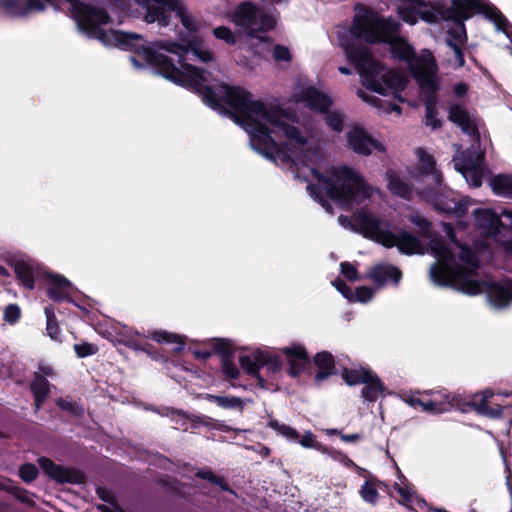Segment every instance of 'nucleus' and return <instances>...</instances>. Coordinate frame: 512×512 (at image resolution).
<instances>
[{"mask_svg": "<svg viewBox=\"0 0 512 512\" xmlns=\"http://www.w3.org/2000/svg\"><path fill=\"white\" fill-rule=\"evenodd\" d=\"M349 227L367 239L385 247L396 246L406 254L432 253L438 263L431 265L429 275L437 285H459L469 295L485 291L490 303L497 308L506 307L512 302L511 280L488 284L469 278L478 269L479 260L474 252L456 242L453 226H443L444 236L432 231V226H420L417 236L408 232H392L387 229L388 226Z\"/></svg>", "mask_w": 512, "mask_h": 512, "instance_id": "obj_1", "label": "nucleus"}, {"mask_svg": "<svg viewBox=\"0 0 512 512\" xmlns=\"http://www.w3.org/2000/svg\"><path fill=\"white\" fill-rule=\"evenodd\" d=\"M184 70L175 84L185 87L199 96L211 109L229 116L244 127L249 135L253 149L269 160L275 161L274 154H282L283 148L272 137L271 129L256 120L266 115L269 106L261 100H253L252 94L240 86L224 82L207 84L206 71L192 64L183 65Z\"/></svg>", "mask_w": 512, "mask_h": 512, "instance_id": "obj_2", "label": "nucleus"}, {"mask_svg": "<svg viewBox=\"0 0 512 512\" xmlns=\"http://www.w3.org/2000/svg\"><path fill=\"white\" fill-rule=\"evenodd\" d=\"M312 175L317 183L308 184L307 190L311 197L327 211L332 210L329 200L349 211L355 205H361L364 201L370 200L374 192L364 177L348 166H343L333 176L324 175L316 169L312 170Z\"/></svg>", "mask_w": 512, "mask_h": 512, "instance_id": "obj_3", "label": "nucleus"}, {"mask_svg": "<svg viewBox=\"0 0 512 512\" xmlns=\"http://www.w3.org/2000/svg\"><path fill=\"white\" fill-rule=\"evenodd\" d=\"M401 24L392 17H381L372 9L362 6L349 27L352 40H364L367 44H388L392 57L409 65L418 57L408 41L399 36Z\"/></svg>", "mask_w": 512, "mask_h": 512, "instance_id": "obj_4", "label": "nucleus"}, {"mask_svg": "<svg viewBox=\"0 0 512 512\" xmlns=\"http://www.w3.org/2000/svg\"><path fill=\"white\" fill-rule=\"evenodd\" d=\"M339 42L347 60L355 66L368 90L380 95H387L389 91L400 93L405 90L406 78L394 70L384 72L383 64L373 58L369 47L356 43L347 35L341 36Z\"/></svg>", "mask_w": 512, "mask_h": 512, "instance_id": "obj_5", "label": "nucleus"}, {"mask_svg": "<svg viewBox=\"0 0 512 512\" xmlns=\"http://www.w3.org/2000/svg\"><path fill=\"white\" fill-rule=\"evenodd\" d=\"M100 41L105 45H113L122 50L135 52L147 64L154 67L161 76L173 83L182 75L181 70L178 69L171 57L146 46L140 34L114 29L100 31Z\"/></svg>", "mask_w": 512, "mask_h": 512, "instance_id": "obj_6", "label": "nucleus"}, {"mask_svg": "<svg viewBox=\"0 0 512 512\" xmlns=\"http://www.w3.org/2000/svg\"><path fill=\"white\" fill-rule=\"evenodd\" d=\"M421 196L430 203L434 209L445 215L446 218L455 219V224H468L462 219L468 214L475 200L469 196H459L455 191L443 185L428 186L421 191Z\"/></svg>", "mask_w": 512, "mask_h": 512, "instance_id": "obj_7", "label": "nucleus"}, {"mask_svg": "<svg viewBox=\"0 0 512 512\" xmlns=\"http://www.w3.org/2000/svg\"><path fill=\"white\" fill-rule=\"evenodd\" d=\"M145 9L144 20L147 23H157L160 27L170 25L171 12L179 17L183 27L192 35L198 31L193 17L188 14L181 0H136Z\"/></svg>", "mask_w": 512, "mask_h": 512, "instance_id": "obj_8", "label": "nucleus"}, {"mask_svg": "<svg viewBox=\"0 0 512 512\" xmlns=\"http://www.w3.org/2000/svg\"><path fill=\"white\" fill-rule=\"evenodd\" d=\"M437 63L430 51L410 63V72L423 94L438 93Z\"/></svg>", "mask_w": 512, "mask_h": 512, "instance_id": "obj_9", "label": "nucleus"}, {"mask_svg": "<svg viewBox=\"0 0 512 512\" xmlns=\"http://www.w3.org/2000/svg\"><path fill=\"white\" fill-rule=\"evenodd\" d=\"M346 147L357 155L368 157L373 151L386 153V147L364 127L355 124L346 133Z\"/></svg>", "mask_w": 512, "mask_h": 512, "instance_id": "obj_10", "label": "nucleus"}, {"mask_svg": "<svg viewBox=\"0 0 512 512\" xmlns=\"http://www.w3.org/2000/svg\"><path fill=\"white\" fill-rule=\"evenodd\" d=\"M476 234L483 237L473 242L478 252L490 248L493 243L500 244L506 251L512 252V226H476Z\"/></svg>", "mask_w": 512, "mask_h": 512, "instance_id": "obj_11", "label": "nucleus"}, {"mask_svg": "<svg viewBox=\"0 0 512 512\" xmlns=\"http://www.w3.org/2000/svg\"><path fill=\"white\" fill-rule=\"evenodd\" d=\"M240 365L247 374L255 377L260 383L263 378L260 376V369H267L270 373H275L281 368L279 357L267 355L261 351H255L248 355H243L239 359Z\"/></svg>", "mask_w": 512, "mask_h": 512, "instance_id": "obj_12", "label": "nucleus"}, {"mask_svg": "<svg viewBox=\"0 0 512 512\" xmlns=\"http://www.w3.org/2000/svg\"><path fill=\"white\" fill-rule=\"evenodd\" d=\"M286 116L287 113L280 106L269 105V109L263 120L280 128L288 139L295 141L297 144L305 145L307 143L306 137L297 126L290 125L284 121Z\"/></svg>", "mask_w": 512, "mask_h": 512, "instance_id": "obj_13", "label": "nucleus"}, {"mask_svg": "<svg viewBox=\"0 0 512 512\" xmlns=\"http://www.w3.org/2000/svg\"><path fill=\"white\" fill-rule=\"evenodd\" d=\"M483 11L481 0H452L451 6L445 11V19L454 23H464L475 13Z\"/></svg>", "mask_w": 512, "mask_h": 512, "instance_id": "obj_14", "label": "nucleus"}, {"mask_svg": "<svg viewBox=\"0 0 512 512\" xmlns=\"http://www.w3.org/2000/svg\"><path fill=\"white\" fill-rule=\"evenodd\" d=\"M38 463L45 474L59 483H80L83 480L81 473L56 465L48 458H39Z\"/></svg>", "mask_w": 512, "mask_h": 512, "instance_id": "obj_15", "label": "nucleus"}, {"mask_svg": "<svg viewBox=\"0 0 512 512\" xmlns=\"http://www.w3.org/2000/svg\"><path fill=\"white\" fill-rule=\"evenodd\" d=\"M494 393L491 390H485L482 393L475 394L469 405L480 415L492 418H498L502 414L503 404L492 401Z\"/></svg>", "mask_w": 512, "mask_h": 512, "instance_id": "obj_16", "label": "nucleus"}, {"mask_svg": "<svg viewBox=\"0 0 512 512\" xmlns=\"http://www.w3.org/2000/svg\"><path fill=\"white\" fill-rule=\"evenodd\" d=\"M300 100L304 102L310 110L321 114L328 112L333 105L332 98L314 86L304 88L300 94Z\"/></svg>", "mask_w": 512, "mask_h": 512, "instance_id": "obj_17", "label": "nucleus"}, {"mask_svg": "<svg viewBox=\"0 0 512 512\" xmlns=\"http://www.w3.org/2000/svg\"><path fill=\"white\" fill-rule=\"evenodd\" d=\"M233 22L243 27L246 32L253 29L258 24V9L256 5L250 1L240 3L233 13Z\"/></svg>", "mask_w": 512, "mask_h": 512, "instance_id": "obj_18", "label": "nucleus"}, {"mask_svg": "<svg viewBox=\"0 0 512 512\" xmlns=\"http://www.w3.org/2000/svg\"><path fill=\"white\" fill-rule=\"evenodd\" d=\"M368 277L378 287H382L390 281L398 284L402 277V272L396 266L390 264H378L370 269Z\"/></svg>", "mask_w": 512, "mask_h": 512, "instance_id": "obj_19", "label": "nucleus"}, {"mask_svg": "<svg viewBox=\"0 0 512 512\" xmlns=\"http://www.w3.org/2000/svg\"><path fill=\"white\" fill-rule=\"evenodd\" d=\"M447 118L465 133L477 132V126L473 123L468 109L459 103L450 105Z\"/></svg>", "mask_w": 512, "mask_h": 512, "instance_id": "obj_20", "label": "nucleus"}, {"mask_svg": "<svg viewBox=\"0 0 512 512\" xmlns=\"http://www.w3.org/2000/svg\"><path fill=\"white\" fill-rule=\"evenodd\" d=\"M283 353L289 364V374L293 377L298 376L308 363L306 349L301 345H293L283 349Z\"/></svg>", "mask_w": 512, "mask_h": 512, "instance_id": "obj_21", "label": "nucleus"}, {"mask_svg": "<svg viewBox=\"0 0 512 512\" xmlns=\"http://www.w3.org/2000/svg\"><path fill=\"white\" fill-rule=\"evenodd\" d=\"M416 155L419 159V172L423 176H430L433 185H440L443 182L442 173L436 168V160L434 156L427 153L423 148H417Z\"/></svg>", "mask_w": 512, "mask_h": 512, "instance_id": "obj_22", "label": "nucleus"}, {"mask_svg": "<svg viewBox=\"0 0 512 512\" xmlns=\"http://www.w3.org/2000/svg\"><path fill=\"white\" fill-rule=\"evenodd\" d=\"M474 224H504L502 217L512 221V209L502 208L496 212L492 208H476L472 210Z\"/></svg>", "mask_w": 512, "mask_h": 512, "instance_id": "obj_23", "label": "nucleus"}, {"mask_svg": "<svg viewBox=\"0 0 512 512\" xmlns=\"http://www.w3.org/2000/svg\"><path fill=\"white\" fill-rule=\"evenodd\" d=\"M49 287L48 296L54 301H61L70 298L72 284L60 275L48 274Z\"/></svg>", "mask_w": 512, "mask_h": 512, "instance_id": "obj_24", "label": "nucleus"}, {"mask_svg": "<svg viewBox=\"0 0 512 512\" xmlns=\"http://www.w3.org/2000/svg\"><path fill=\"white\" fill-rule=\"evenodd\" d=\"M276 19L267 13L258 15V24L253 26V29L247 31V35L251 38H257L261 42H265L268 45L273 43V39L267 35H259V33H266L273 30L276 27Z\"/></svg>", "mask_w": 512, "mask_h": 512, "instance_id": "obj_25", "label": "nucleus"}, {"mask_svg": "<svg viewBox=\"0 0 512 512\" xmlns=\"http://www.w3.org/2000/svg\"><path fill=\"white\" fill-rule=\"evenodd\" d=\"M215 351L222 355V368L226 377L230 379H237L240 372L237 366L231 361L233 352L230 344L225 341H218L215 345Z\"/></svg>", "mask_w": 512, "mask_h": 512, "instance_id": "obj_26", "label": "nucleus"}, {"mask_svg": "<svg viewBox=\"0 0 512 512\" xmlns=\"http://www.w3.org/2000/svg\"><path fill=\"white\" fill-rule=\"evenodd\" d=\"M489 186L495 195L512 199V175H494L489 180Z\"/></svg>", "mask_w": 512, "mask_h": 512, "instance_id": "obj_27", "label": "nucleus"}, {"mask_svg": "<svg viewBox=\"0 0 512 512\" xmlns=\"http://www.w3.org/2000/svg\"><path fill=\"white\" fill-rule=\"evenodd\" d=\"M386 179L388 181V190L399 197L409 199L412 193L410 184L403 181L393 170L386 172Z\"/></svg>", "mask_w": 512, "mask_h": 512, "instance_id": "obj_28", "label": "nucleus"}, {"mask_svg": "<svg viewBox=\"0 0 512 512\" xmlns=\"http://www.w3.org/2000/svg\"><path fill=\"white\" fill-rule=\"evenodd\" d=\"M314 363L318 367L319 371L315 376L316 382L325 380L328 376L333 374L334 370V358L329 352L323 351L317 353L314 358Z\"/></svg>", "mask_w": 512, "mask_h": 512, "instance_id": "obj_29", "label": "nucleus"}, {"mask_svg": "<svg viewBox=\"0 0 512 512\" xmlns=\"http://www.w3.org/2000/svg\"><path fill=\"white\" fill-rule=\"evenodd\" d=\"M14 270L17 277L26 288L30 290L34 288L35 267L31 262L18 260L14 265Z\"/></svg>", "mask_w": 512, "mask_h": 512, "instance_id": "obj_30", "label": "nucleus"}, {"mask_svg": "<svg viewBox=\"0 0 512 512\" xmlns=\"http://www.w3.org/2000/svg\"><path fill=\"white\" fill-rule=\"evenodd\" d=\"M30 388L34 395L35 409L37 411L40 409L50 392V384L46 378L34 374V379L30 384Z\"/></svg>", "mask_w": 512, "mask_h": 512, "instance_id": "obj_31", "label": "nucleus"}, {"mask_svg": "<svg viewBox=\"0 0 512 512\" xmlns=\"http://www.w3.org/2000/svg\"><path fill=\"white\" fill-rule=\"evenodd\" d=\"M189 52H192L195 57L204 63L211 62L214 59L213 53L203 47V40L197 35L187 38V54Z\"/></svg>", "mask_w": 512, "mask_h": 512, "instance_id": "obj_32", "label": "nucleus"}, {"mask_svg": "<svg viewBox=\"0 0 512 512\" xmlns=\"http://www.w3.org/2000/svg\"><path fill=\"white\" fill-rule=\"evenodd\" d=\"M158 48L165 50L169 53L175 54L179 57V63L181 68L179 70L183 71V65L187 64L185 62L187 55V39L181 38V43L175 41H160L157 44Z\"/></svg>", "mask_w": 512, "mask_h": 512, "instance_id": "obj_33", "label": "nucleus"}, {"mask_svg": "<svg viewBox=\"0 0 512 512\" xmlns=\"http://www.w3.org/2000/svg\"><path fill=\"white\" fill-rule=\"evenodd\" d=\"M145 337L151 338L158 343H175L177 344L175 348L177 351L182 350L185 345L184 339L181 336L166 331H153Z\"/></svg>", "mask_w": 512, "mask_h": 512, "instance_id": "obj_34", "label": "nucleus"}, {"mask_svg": "<svg viewBox=\"0 0 512 512\" xmlns=\"http://www.w3.org/2000/svg\"><path fill=\"white\" fill-rule=\"evenodd\" d=\"M322 114L324 115L325 124L331 131L335 133L342 132L344 127L345 115L341 111H331L329 109L328 112H323Z\"/></svg>", "mask_w": 512, "mask_h": 512, "instance_id": "obj_35", "label": "nucleus"}, {"mask_svg": "<svg viewBox=\"0 0 512 512\" xmlns=\"http://www.w3.org/2000/svg\"><path fill=\"white\" fill-rule=\"evenodd\" d=\"M364 384L365 386L362 389V396L368 401H375L383 391V386L379 378L376 375L371 374V379Z\"/></svg>", "mask_w": 512, "mask_h": 512, "instance_id": "obj_36", "label": "nucleus"}, {"mask_svg": "<svg viewBox=\"0 0 512 512\" xmlns=\"http://www.w3.org/2000/svg\"><path fill=\"white\" fill-rule=\"evenodd\" d=\"M371 372L368 370H345L342 374L343 379L348 385L367 383L371 379Z\"/></svg>", "mask_w": 512, "mask_h": 512, "instance_id": "obj_37", "label": "nucleus"}, {"mask_svg": "<svg viewBox=\"0 0 512 512\" xmlns=\"http://www.w3.org/2000/svg\"><path fill=\"white\" fill-rule=\"evenodd\" d=\"M46 320H47V333L53 340H59L61 335V330L58 326L55 311L52 306H47L44 309Z\"/></svg>", "mask_w": 512, "mask_h": 512, "instance_id": "obj_38", "label": "nucleus"}, {"mask_svg": "<svg viewBox=\"0 0 512 512\" xmlns=\"http://www.w3.org/2000/svg\"><path fill=\"white\" fill-rule=\"evenodd\" d=\"M353 219L355 224H383L367 206L355 211L353 213Z\"/></svg>", "mask_w": 512, "mask_h": 512, "instance_id": "obj_39", "label": "nucleus"}, {"mask_svg": "<svg viewBox=\"0 0 512 512\" xmlns=\"http://www.w3.org/2000/svg\"><path fill=\"white\" fill-rule=\"evenodd\" d=\"M478 166L476 163V159L473 152H465L462 154L460 158L454 159V167L455 169L463 173L468 169L474 168Z\"/></svg>", "mask_w": 512, "mask_h": 512, "instance_id": "obj_40", "label": "nucleus"}, {"mask_svg": "<svg viewBox=\"0 0 512 512\" xmlns=\"http://www.w3.org/2000/svg\"><path fill=\"white\" fill-rule=\"evenodd\" d=\"M2 7L10 14L24 17L26 16L25 3L21 0H2Z\"/></svg>", "mask_w": 512, "mask_h": 512, "instance_id": "obj_41", "label": "nucleus"}, {"mask_svg": "<svg viewBox=\"0 0 512 512\" xmlns=\"http://www.w3.org/2000/svg\"><path fill=\"white\" fill-rule=\"evenodd\" d=\"M268 425L289 440H297L299 438V434L294 428L286 424L279 423L277 420L269 421Z\"/></svg>", "mask_w": 512, "mask_h": 512, "instance_id": "obj_42", "label": "nucleus"}, {"mask_svg": "<svg viewBox=\"0 0 512 512\" xmlns=\"http://www.w3.org/2000/svg\"><path fill=\"white\" fill-rule=\"evenodd\" d=\"M461 174L463 175V177L466 179L467 183L471 187L478 188L482 185L483 170L479 166L468 169L467 171H465Z\"/></svg>", "mask_w": 512, "mask_h": 512, "instance_id": "obj_43", "label": "nucleus"}, {"mask_svg": "<svg viewBox=\"0 0 512 512\" xmlns=\"http://www.w3.org/2000/svg\"><path fill=\"white\" fill-rule=\"evenodd\" d=\"M412 405L420 406L422 410L432 413H442L447 410V407L442 403H437L432 400L422 401V400H412Z\"/></svg>", "mask_w": 512, "mask_h": 512, "instance_id": "obj_44", "label": "nucleus"}, {"mask_svg": "<svg viewBox=\"0 0 512 512\" xmlns=\"http://www.w3.org/2000/svg\"><path fill=\"white\" fill-rule=\"evenodd\" d=\"M456 28H450L448 30V39L452 40L458 45L463 44L467 40L466 28L464 23H455Z\"/></svg>", "mask_w": 512, "mask_h": 512, "instance_id": "obj_45", "label": "nucleus"}, {"mask_svg": "<svg viewBox=\"0 0 512 512\" xmlns=\"http://www.w3.org/2000/svg\"><path fill=\"white\" fill-rule=\"evenodd\" d=\"M213 35L220 40L225 41L229 45H235L237 43V38L234 33L230 30V28L226 26H218L213 29Z\"/></svg>", "mask_w": 512, "mask_h": 512, "instance_id": "obj_46", "label": "nucleus"}, {"mask_svg": "<svg viewBox=\"0 0 512 512\" xmlns=\"http://www.w3.org/2000/svg\"><path fill=\"white\" fill-rule=\"evenodd\" d=\"M360 495L364 501L374 504L378 498V491L373 483L365 482L360 489Z\"/></svg>", "mask_w": 512, "mask_h": 512, "instance_id": "obj_47", "label": "nucleus"}, {"mask_svg": "<svg viewBox=\"0 0 512 512\" xmlns=\"http://www.w3.org/2000/svg\"><path fill=\"white\" fill-rule=\"evenodd\" d=\"M273 59L276 62H290L292 60V55L288 47L276 44L273 47Z\"/></svg>", "mask_w": 512, "mask_h": 512, "instance_id": "obj_48", "label": "nucleus"}, {"mask_svg": "<svg viewBox=\"0 0 512 512\" xmlns=\"http://www.w3.org/2000/svg\"><path fill=\"white\" fill-rule=\"evenodd\" d=\"M437 108H425V125L430 126L433 130L441 128L442 121L437 118Z\"/></svg>", "mask_w": 512, "mask_h": 512, "instance_id": "obj_49", "label": "nucleus"}, {"mask_svg": "<svg viewBox=\"0 0 512 512\" xmlns=\"http://www.w3.org/2000/svg\"><path fill=\"white\" fill-rule=\"evenodd\" d=\"M74 350L78 357L84 358V357L96 354L98 351V348L94 344L83 342V343L75 344Z\"/></svg>", "mask_w": 512, "mask_h": 512, "instance_id": "obj_50", "label": "nucleus"}, {"mask_svg": "<svg viewBox=\"0 0 512 512\" xmlns=\"http://www.w3.org/2000/svg\"><path fill=\"white\" fill-rule=\"evenodd\" d=\"M196 475L201 479H205L219 485L223 490L228 489L226 481L223 478L214 475L211 470L198 471Z\"/></svg>", "mask_w": 512, "mask_h": 512, "instance_id": "obj_51", "label": "nucleus"}, {"mask_svg": "<svg viewBox=\"0 0 512 512\" xmlns=\"http://www.w3.org/2000/svg\"><path fill=\"white\" fill-rule=\"evenodd\" d=\"M19 475L25 482H31L36 479L38 470L33 464H24L19 469Z\"/></svg>", "mask_w": 512, "mask_h": 512, "instance_id": "obj_52", "label": "nucleus"}, {"mask_svg": "<svg viewBox=\"0 0 512 512\" xmlns=\"http://www.w3.org/2000/svg\"><path fill=\"white\" fill-rule=\"evenodd\" d=\"M322 453L327 454L332 459L343 463L347 467L354 466L353 461L351 459H349L347 455H345L337 450L324 447L322 450Z\"/></svg>", "mask_w": 512, "mask_h": 512, "instance_id": "obj_53", "label": "nucleus"}, {"mask_svg": "<svg viewBox=\"0 0 512 512\" xmlns=\"http://www.w3.org/2000/svg\"><path fill=\"white\" fill-rule=\"evenodd\" d=\"M299 443L304 448H314L322 452L324 446L316 441L315 436L312 432H306L300 439Z\"/></svg>", "mask_w": 512, "mask_h": 512, "instance_id": "obj_54", "label": "nucleus"}, {"mask_svg": "<svg viewBox=\"0 0 512 512\" xmlns=\"http://www.w3.org/2000/svg\"><path fill=\"white\" fill-rule=\"evenodd\" d=\"M340 270H341V273L349 280V281H357V280H360V277H359V274H358V271L355 267V265H353L352 263L350 262H342L340 264Z\"/></svg>", "mask_w": 512, "mask_h": 512, "instance_id": "obj_55", "label": "nucleus"}, {"mask_svg": "<svg viewBox=\"0 0 512 512\" xmlns=\"http://www.w3.org/2000/svg\"><path fill=\"white\" fill-rule=\"evenodd\" d=\"M20 308L16 304H10L4 309V320L13 324L20 318Z\"/></svg>", "mask_w": 512, "mask_h": 512, "instance_id": "obj_56", "label": "nucleus"}, {"mask_svg": "<svg viewBox=\"0 0 512 512\" xmlns=\"http://www.w3.org/2000/svg\"><path fill=\"white\" fill-rule=\"evenodd\" d=\"M215 403L222 408L228 409V408L240 407L242 404V401L240 398H237V397L219 396V398L215 399Z\"/></svg>", "mask_w": 512, "mask_h": 512, "instance_id": "obj_57", "label": "nucleus"}, {"mask_svg": "<svg viewBox=\"0 0 512 512\" xmlns=\"http://www.w3.org/2000/svg\"><path fill=\"white\" fill-rule=\"evenodd\" d=\"M447 45L451 47L454 51L455 61L457 63L456 67H463L465 65V57L460 45H458V43H455L450 39H447Z\"/></svg>", "mask_w": 512, "mask_h": 512, "instance_id": "obj_58", "label": "nucleus"}, {"mask_svg": "<svg viewBox=\"0 0 512 512\" xmlns=\"http://www.w3.org/2000/svg\"><path fill=\"white\" fill-rule=\"evenodd\" d=\"M34 374L46 379H53L56 376L54 368L46 362H40Z\"/></svg>", "mask_w": 512, "mask_h": 512, "instance_id": "obj_59", "label": "nucleus"}, {"mask_svg": "<svg viewBox=\"0 0 512 512\" xmlns=\"http://www.w3.org/2000/svg\"><path fill=\"white\" fill-rule=\"evenodd\" d=\"M373 297V290L369 287H358L353 294V298L359 302H368Z\"/></svg>", "mask_w": 512, "mask_h": 512, "instance_id": "obj_60", "label": "nucleus"}, {"mask_svg": "<svg viewBox=\"0 0 512 512\" xmlns=\"http://www.w3.org/2000/svg\"><path fill=\"white\" fill-rule=\"evenodd\" d=\"M480 13L486 14L494 22L498 19L499 13H502L496 6L488 0H483V11Z\"/></svg>", "mask_w": 512, "mask_h": 512, "instance_id": "obj_61", "label": "nucleus"}, {"mask_svg": "<svg viewBox=\"0 0 512 512\" xmlns=\"http://www.w3.org/2000/svg\"><path fill=\"white\" fill-rule=\"evenodd\" d=\"M333 285L345 298L349 300L353 299V293L351 288L342 279L335 280L333 282Z\"/></svg>", "mask_w": 512, "mask_h": 512, "instance_id": "obj_62", "label": "nucleus"}, {"mask_svg": "<svg viewBox=\"0 0 512 512\" xmlns=\"http://www.w3.org/2000/svg\"><path fill=\"white\" fill-rule=\"evenodd\" d=\"M26 7V15H28L31 11H44L46 5L41 0H27L25 3Z\"/></svg>", "mask_w": 512, "mask_h": 512, "instance_id": "obj_63", "label": "nucleus"}, {"mask_svg": "<svg viewBox=\"0 0 512 512\" xmlns=\"http://www.w3.org/2000/svg\"><path fill=\"white\" fill-rule=\"evenodd\" d=\"M469 85L466 82L460 81L453 86V93L457 98L465 97L469 92Z\"/></svg>", "mask_w": 512, "mask_h": 512, "instance_id": "obj_64", "label": "nucleus"}]
</instances>
